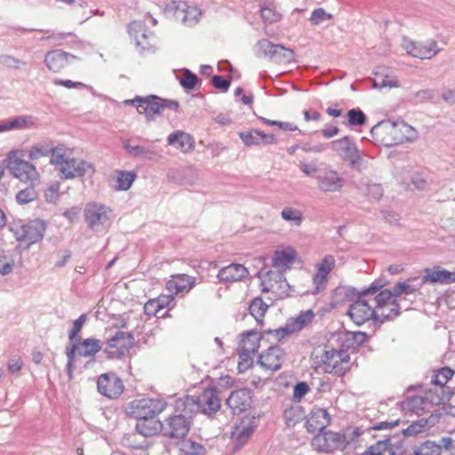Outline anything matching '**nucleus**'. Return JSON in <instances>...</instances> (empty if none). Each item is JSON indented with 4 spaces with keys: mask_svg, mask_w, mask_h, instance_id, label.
Wrapping results in <instances>:
<instances>
[{
    "mask_svg": "<svg viewBox=\"0 0 455 455\" xmlns=\"http://www.w3.org/2000/svg\"><path fill=\"white\" fill-rule=\"evenodd\" d=\"M425 279L431 283L450 284L455 283V272L435 267L433 269L427 268Z\"/></svg>",
    "mask_w": 455,
    "mask_h": 455,
    "instance_id": "f704fd0d",
    "label": "nucleus"
},
{
    "mask_svg": "<svg viewBox=\"0 0 455 455\" xmlns=\"http://www.w3.org/2000/svg\"><path fill=\"white\" fill-rule=\"evenodd\" d=\"M400 84L398 80L388 69H385L384 72L376 73V78L374 79V87L398 88Z\"/></svg>",
    "mask_w": 455,
    "mask_h": 455,
    "instance_id": "79ce46f5",
    "label": "nucleus"
},
{
    "mask_svg": "<svg viewBox=\"0 0 455 455\" xmlns=\"http://www.w3.org/2000/svg\"><path fill=\"white\" fill-rule=\"evenodd\" d=\"M332 19V15L331 13L326 12V11L320 7L317 9H315L311 16L309 18V21L312 25H319L324 20Z\"/></svg>",
    "mask_w": 455,
    "mask_h": 455,
    "instance_id": "0e129e2a",
    "label": "nucleus"
},
{
    "mask_svg": "<svg viewBox=\"0 0 455 455\" xmlns=\"http://www.w3.org/2000/svg\"><path fill=\"white\" fill-rule=\"evenodd\" d=\"M175 409H177L175 407ZM178 412V410H176ZM179 414L170 416L163 427L164 435L172 439H183L189 432L191 419L194 414H188L179 411Z\"/></svg>",
    "mask_w": 455,
    "mask_h": 455,
    "instance_id": "2eb2a0df",
    "label": "nucleus"
},
{
    "mask_svg": "<svg viewBox=\"0 0 455 455\" xmlns=\"http://www.w3.org/2000/svg\"><path fill=\"white\" fill-rule=\"evenodd\" d=\"M262 286L264 292H272L279 298H284L289 295V283L281 272H267L262 279Z\"/></svg>",
    "mask_w": 455,
    "mask_h": 455,
    "instance_id": "412c9836",
    "label": "nucleus"
},
{
    "mask_svg": "<svg viewBox=\"0 0 455 455\" xmlns=\"http://www.w3.org/2000/svg\"><path fill=\"white\" fill-rule=\"evenodd\" d=\"M382 287L383 284L373 282L368 288L361 291L350 304L347 315L356 325H362L371 319L382 323L400 315L401 307L395 300L390 303L391 308L388 314L375 311V308L380 309L386 305V303L379 305V292L378 291Z\"/></svg>",
    "mask_w": 455,
    "mask_h": 455,
    "instance_id": "f257e3e1",
    "label": "nucleus"
},
{
    "mask_svg": "<svg viewBox=\"0 0 455 455\" xmlns=\"http://www.w3.org/2000/svg\"><path fill=\"white\" fill-rule=\"evenodd\" d=\"M23 151H12L7 156L6 167L10 173L21 182L36 185L39 182V173L34 164L22 158Z\"/></svg>",
    "mask_w": 455,
    "mask_h": 455,
    "instance_id": "6e6552de",
    "label": "nucleus"
},
{
    "mask_svg": "<svg viewBox=\"0 0 455 455\" xmlns=\"http://www.w3.org/2000/svg\"><path fill=\"white\" fill-rule=\"evenodd\" d=\"M95 172L92 164L78 158H68L60 168L61 177L74 179L76 177L92 176Z\"/></svg>",
    "mask_w": 455,
    "mask_h": 455,
    "instance_id": "6ab92c4d",
    "label": "nucleus"
},
{
    "mask_svg": "<svg viewBox=\"0 0 455 455\" xmlns=\"http://www.w3.org/2000/svg\"><path fill=\"white\" fill-rule=\"evenodd\" d=\"M195 278L185 275H173L171 280L166 283L169 291L178 294L181 292H188L195 286Z\"/></svg>",
    "mask_w": 455,
    "mask_h": 455,
    "instance_id": "7c9ffc66",
    "label": "nucleus"
},
{
    "mask_svg": "<svg viewBox=\"0 0 455 455\" xmlns=\"http://www.w3.org/2000/svg\"><path fill=\"white\" fill-rule=\"evenodd\" d=\"M267 308V304L259 297L253 299L249 305L250 314L254 317L258 323H262L263 317L265 316Z\"/></svg>",
    "mask_w": 455,
    "mask_h": 455,
    "instance_id": "37998d69",
    "label": "nucleus"
},
{
    "mask_svg": "<svg viewBox=\"0 0 455 455\" xmlns=\"http://www.w3.org/2000/svg\"><path fill=\"white\" fill-rule=\"evenodd\" d=\"M53 84L56 86H64L68 89L76 88V89H87L89 91H92V86L87 85L82 82H73L69 79L55 78V79H53Z\"/></svg>",
    "mask_w": 455,
    "mask_h": 455,
    "instance_id": "e2e57ef3",
    "label": "nucleus"
},
{
    "mask_svg": "<svg viewBox=\"0 0 455 455\" xmlns=\"http://www.w3.org/2000/svg\"><path fill=\"white\" fill-rule=\"evenodd\" d=\"M178 411L188 414L201 412L212 416L220 409V398L216 387L204 389L199 395H186L176 401Z\"/></svg>",
    "mask_w": 455,
    "mask_h": 455,
    "instance_id": "7ed1b4c3",
    "label": "nucleus"
},
{
    "mask_svg": "<svg viewBox=\"0 0 455 455\" xmlns=\"http://www.w3.org/2000/svg\"><path fill=\"white\" fill-rule=\"evenodd\" d=\"M252 401L251 391L249 388H241L233 391L227 399L228 406L234 414L241 413L251 407Z\"/></svg>",
    "mask_w": 455,
    "mask_h": 455,
    "instance_id": "393cba45",
    "label": "nucleus"
},
{
    "mask_svg": "<svg viewBox=\"0 0 455 455\" xmlns=\"http://www.w3.org/2000/svg\"><path fill=\"white\" fill-rule=\"evenodd\" d=\"M373 140L387 147L412 141L417 138V132L403 120L391 121L389 119L379 122L371 129Z\"/></svg>",
    "mask_w": 455,
    "mask_h": 455,
    "instance_id": "f03ea898",
    "label": "nucleus"
},
{
    "mask_svg": "<svg viewBox=\"0 0 455 455\" xmlns=\"http://www.w3.org/2000/svg\"><path fill=\"white\" fill-rule=\"evenodd\" d=\"M52 151V146L44 143H37L33 145L28 153V157L32 160H37L41 157H44L50 155Z\"/></svg>",
    "mask_w": 455,
    "mask_h": 455,
    "instance_id": "09e8293b",
    "label": "nucleus"
},
{
    "mask_svg": "<svg viewBox=\"0 0 455 455\" xmlns=\"http://www.w3.org/2000/svg\"><path fill=\"white\" fill-rule=\"evenodd\" d=\"M84 221L94 233L107 231L114 220L113 210L103 204L90 202L84 209Z\"/></svg>",
    "mask_w": 455,
    "mask_h": 455,
    "instance_id": "0eeeda50",
    "label": "nucleus"
},
{
    "mask_svg": "<svg viewBox=\"0 0 455 455\" xmlns=\"http://www.w3.org/2000/svg\"><path fill=\"white\" fill-rule=\"evenodd\" d=\"M134 338L131 332L117 331L107 342L105 352L108 358H121L127 355L132 347Z\"/></svg>",
    "mask_w": 455,
    "mask_h": 455,
    "instance_id": "dca6fc26",
    "label": "nucleus"
},
{
    "mask_svg": "<svg viewBox=\"0 0 455 455\" xmlns=\"http://www.w3.org/2000/svg\"><path fill=\"white\" fill-rule=\"evenodd\" d=\"M283 356L284 352L281 347L271 346L259 355L258 362L263 369L275 371L281 369Z\"/></svg>",
    "mask_w": 455,
    "mask_h": 455,
    "instance_id": "b1692460",
    "label": "nucleus"
},
{
    "mask_svg": "<svg viewBox=\"0 0 455 455\" xmlns=\"http://www.w3.org/2000/svg\"><path fill=\"white\" fill-rule=\"evenodd\" d=\"M78 355L82 357H94L100 351L102 344L100 339L87 338L77 342Z\"/></svg>",
    "mask_w": 455,
    "mask_h": 455,
    "instance_id": "ea45409f",
    "label": "nucleus"
},
{
    "mask_svg": "<svg viewBox=\"0 0 455 455\" xmlns=\"http://www.w3.org/2000/svg\"><path fill=\"white\" fill-rule=\"evenodd\" d=\"M167 141L169 145L174 146L184 153L192 151L195 147V140L192 136L181 131L171 133L167 138Z\"/></svg>",
    "mask_w": 455,
    "mask_h": 455,
    "instance_id": "72a5a7b5",
    "label": "nucleus"
},
{
    "mask_svg": "<svg viewBox=\"0 0 455 455\" xmlns=\"http://www.w3.org/2000/svg\"><path fill=\"white\" fill-rule=\"evenodd\" d=\"M363 433L364 431L359 427H347L343 432L339 433L342 451L356 449L360 446Z\"/></svg>",
    "mask_w": 455,
    "mask_h": 455,
    "instance_id": "2f4dec72",
    "label": "nucleus"
},
{
    "mask_svg": "<svg viewBox=\"0 0 455 455\" xmlns=\"http://www.w3.org/2000/svg\"><path fill=\"white\" fill-rule=\"evenodd\" d=\"M330 416L326 410L315 408L307 416L306 427L309 433H323L330 424Z\"/></svg>",
    "mask_w": 455,
    "mask_h": 455,
    "instance_id": "a878e982",
    "label": "nucleus"
},
{
    "mask_svg": "<svg viewBox=\"0 0 455 455\" xmlns=\"http://www.w3.org/2000/svg\"><path fill=\"white\" fill-rule=\"evenodd\" d=\"M162 398H141L129 403V415L134 419L156 418L166 407Z\"/></svg>",
    "mask_w": 455,
    "mask_h": 455,
    "instance_id": "9b49d317",
    "label": "nucleus"
},
{
    "mask_svg": "<svg viewBox=\"0 0 455 455\" xmlns=\"http://www.w3.org/2000/svg\"><path fill=\"white\" fill-rule=\"evenodd\" d=\"M35 185H30L20 190L16 195V200L20 204H28L34 200H36L37 194L34 188Z\"/></svg>",
    "mask_w": 455,
    "mask_h": 455,
    "instance_id": "6e6d98bb",
    "label": "nucleus"
},
{
    "mask_svg": "<svg viewBox=\"0 0 455 455\" xmlns=\"http://www.w3.org/2000/svg\"><path fill=\"white\" fill-rule=\"evenodd\" d=\"M315 317V313L312 309L301 311L296 317L289 318L287 323L288 331L298 332L310 323Z\"/></svg>",
    "mask_w": 455,
    "mask_h": 455,
    "instance_id": "58836bf2",
    "label": "nucleus"
},
{
    "mask_svg": "<svg viewBox=\"0 0 455 455\" xmlns=\"http://www.w3.org/2000/svg\"><path fill=\"white\" fill-rule=\"evenodd\" d=\"M315 180L317 189L324 194L339 193L346 184L343 175L331 166L321 169Z\"/></svg>",
    "mask_w": 455,
    "mask_h": 455,
    "instance_id": "ddd939ff",
    "label": "nucleus"
},
{
    "mask_svg": "<svg viewBox=\"0 0 455 455\" xmlns=\"http://www.w3.org/2000/svg\"><path fill=\"white\" fill-rule=\"evenodd\" d=\"M123 147L126 153L132 157L149 161H157L161 157V151H157L154 148H147L140 145L132 146L129 140H124Z\"/></svg>",
    "mask_w": 455,
    "mask_h": 455,
    "instance_id": "c756f323",
    "label": "nucleus"
},
{
    "mask_svg": "<svg viewBox=\"0 0 455 455\" xmlns=\"http://www.w3.org/2000/svg\"><path fill=\"white\" fill-rule=\"evenodd\" d=\"M128 33L140 52L149 50L153 46L154 34L147 28L144 21H132L128 25Z\"/></svg>",
    "mask_w": 455,
    "mask_h": 455,
    "instance_id": "a211bd4d",
    "label": "nucleus"
},
{
    "mask_svg": "<svg viewBox=\"0 0 455 455\" xmlns=\"http://www.w3.org/2000/svg\"><path fill=\"white\" fill-rule=\"evenodd\" d=\"M359 292L354 287L343 285L336 287L330 297V307L338 308L346 303L353 302Z\"/></svg>",
    "mask_w": 455,
    "mask_h": 455,
    "instance_id": "cd10ccee",
    "label": "nucleus"
},
{
    "mask_svg": "<svg viewBox=\"0 0 455 455\" xmlns=\"http://www.w3.org/2000/svg\"><path fill=\"white\" fill-rule=\"evenodd\" d=\"M98 391L104 396L115 399L124 391L122 380L113 372L101 374L97 381Z\"/></svg>",
    "mask_w": 455,
    "mask_h": 455,
    "instance_id": "4be33fe9",
    "label": "nucleus"
},
{
    "mask_svg": "<svg viewBox=\"0 0 455 455\" xmlns=\"http://www.w3.org/2000/svg\"><path fill=\"white\" fill-rule=\"evenodd\" d=\"M164 299L165 298L148 300L144 306L145 313L148 315H156L164 307Z\"/></svg>",
    "mask_w": 455,
    "mask_h": 455,
    "instance_id": "680f3d73",
    "label": "nucleus"
},
{
    "mask_svg": "<svg viewBox=\"0 0 455 455\" xmlns=\"http://www.w3.org/2000/svg\"><path fill=\"white\" fill-rule=\"evenodd\" d=\"M180 455H204V447L194 441L185 440L180 443L179 449Z\"/></svg>",
    "mask_w": 455,
    "mask_h": 455,
    "instance_id": "c03bdc74",
    "label": "nucleus"
},
{
    "mask_svg": "<svg viewBox=\"0 0 455 455\" xmlns=\"http://www.w3.org/2000/svg\"><path fill=\"white\" fill-rule=\"evenodd\" d=\"M87 320V315L85 314H82L76 320L73 322V325L71 330L68 332V339L70 341H79L78 334L81 331L84 324Z\"/></svg>",
    "mask_w": 455,
    "mask_h": 455,
    "instance_id": "bf43d9fd",
    "label": "nucleus"
},
{
    "mask_svg": "<svg viewBox=\"0 0 455 455\" xmlns=\"http://www.w3.org/2000/svg\"><path fill=\"white\" fill-rule=\"evenodd\" d=\"M164 12L187 27L196 25L202 14L197 6L189 5L186 2L180 1H172L165 6Z\"/></svg>",
    "mask_w": 455,
    "mask_h": 455,
    "instance_id": "f8f14e48",
    "label": "nucleus"
},
{
    "mask_svg": "<svg viewBox=\"0 0 455 455\" xmlns=\"http://www.w3.org/2000/svg\"><path fill=\"white\" fill-rule=\"evenodd\" d=\"M297 256L296 251L291 247L275 251L272 261L273 266L279 270L290 268Z\"/></svg>",
    "mask_w": 455,
    "mask_h": 455,
    "instance_id": "c9c22d12",
    "label": "nucleus"
},
{
    "mask_svg": "<svg viewBox=\"0 0 455 455\" xmlns=\"http://www.w3.org/2000/svg\"><path fill=\"white\" fill-rule=\"evenodd\" d=\"M341 444L339 432L323 431L312 440V446L315 451L326 453L342 451Z\"/></svg>",
    "mask_w": 455,
    "mask_h": 455,
    "instance_id": "5701e85b",
    "label": "nucleus"
},
{
    "mask_svg": "<svg viewBox=\"0 0 455 455\" xmlns=\"http://www.w3.org/2000/svg\"><path fill=\"white\" fill-rule=\"evenodd\" d=\"M45 229L46 223L39 219L28 222L19 220L9 224V230L13 234L16 240L26 243L27 246L40 242L44 236Z\"/></svg>",
    "mask_w": 455,
    "mask_h": 455,
    "instance_id": "423d86ee",
    "label": "nucleus"
},
{
    "mask_svg": "<svg viewBox=\"0 0 455 455\" xmlns=\"http://www.w3.org/2000/svg\"><path fill=\"white\" fill-rule=\"evenodd\" d=\"M248 269L242 264L232 263L222 267L218 273L221 283L238 282L248 275Z\"/></svg>",
    "mask_w": 455,
    "mask_h": 455,
    "instance_id": "c85d7f7f",
    "label": "nucleus"
},
{
    "mask_svg": "<svg viewBox=\"0 0 455 455\" xmlns=\"http://www.w3.org/2000/svg\"><path fill=\"white\" fill-rule=\"evenodd\" d=\"M136 174L132 172L120 171L116 175V187L117 190L125 191L128 190L133 181L135 180Z\"/></svg>",
    "mask_w": 455,
    "mask_h": 455,
    "instance_id": "a18cd8bd",
    "label": "nucleus"
},
{
    "mask_svg": "<svg viewBox=\"0 0 455 455\" xmlns=\"http://www.w3.org/2000/svg\"><path fill=\"white\" fill-rule=\"evenodd\" d=\"M415 293L409 283L404 280L403 282H398L395 284V286L392 288V290H383L379 291V304L381 303H387L392 299H397L398 297H400L403 294L410 295Z\"/></svg>",
    "mask_w": 455,
    "mask_h": 455,
    "instance_id": "473e14b6",
    "label": "nucleus"
},
{
    "mask_svg": "<svg viewBox=\"0 0 455 455\" xmlns=\"http://www.w3.org/2000/svg\"><path fill=\"white\" fill-rule=\"evenodd\" d=\"M402 46L409 55L420 60H430L441 52V48L438 47L437 42L434 39L426 42H416L404 36L403 37Z\"/></svg>",
    "mask_w": 455,
    "mask_h": 455,
    "instance_id": "4468645a",
    "label": "nucleus"
},
{
    "mask_svg": "<svg viewBox=\"0 0 455 455\" xmlns=\"http://www.w3.org/2000/svg\"><path fill=\"white\" fill-rule=\"evenodd\" d=\"M275 44L271 43L267 39L259 40L255 46V54L258 57H265L270 59L272 50Z\"/></svg>",
    "mask_w": 455,
    "mask_h": 455,
    "instance_id": "13d9d810",
    "label": "nucleus"
},
{
    "mask_svg": "<svg viewBox=\"0 0 455 455\" xmlns=\"http://www.w3.org/2000/svg\"><path fill=\"white\" fill-rule=\"evenodd\" d=\"M124 103L136 106L138 112L144 114L148 121L155 120L156 116L161 115L166 108L174 111L179 108L178 101L163 99L156 95L137 96L132 100H125Z\"/></svg>",
    "mask_w": 455,
    "mask_h": 455,
    "instance_id": "39448f33",
    "label": "nucleus"
},
{
    "mask_svg": "<svg viewBox=\"0 0 455 455\" xmlns=\"http://www.w3.org/2000/svg\"><path fill=\"white\" fill-rule=\"evenodd\" d=\"M387 450H391V442L389 438H385L370 446L362 455H384Z\"/></svg>",
    "mask_w": 455,
    "mask_h": 455,
    "instance_id": "603ef678",
    "label": "nucleus"
},
{
    "mask_svg": "<svg viewBox=\"0 0 455 455\" xmlns=\"http://www.w3.org/2000/svg\"><path fill=\"white\" fill-rule=\"evenodd\" d=\"M281 217L286 221H291L296 226H299L303 220L302 212L292 207H285L281 212Z\"/></svg>",
    "mask_w": 455,
    "mask_h": 455,
    "instance_id": "864d4df0",
    "label": "nucleus"
},
{
    "mask_svg": "<svg viewBox=\"0 0 455 455\" xmlns=\"http://www.w3.org/2000/svg\"><path fill=\"white\" fill-rule=\"evenodd\" d=\"M136 431L142 436L148 437L163 429L162 422L156 418L136 419Z\"/></svg>",
    "mask_w": 455,
    "mask_h": 455,
    "instance_id": "4c0bfd02",
    "label": "nucleus"
},
{
    "mask_svg": "<svg viewBox=\"0 0 455 455\" xmlns=\"http://www.w3.org/2000/svg\"><path fill=\"white\" fill-rule=\"evenodd\" d=\"M28 124V120L24 116L17 117L10 122L0 125V132L12 129L24 128Z\"/></svg>",
    "mask_w": 455,
    "mask_h": 455,
    "instance_id": "774afa93",
    "label": "nucleus"
},
{
    "mask_svg": "<svg viewBox=\"0 0 455 455\" xmlns=\"http://www.w3.org/2000/svg\"><path fill=\"white\" fill-rule=\"evenodd\" d=\"M350 356L347 351L315 348L311 354L312 366L324 373L344 375L348 370Z\"/></svg>",
    "mask_w": 455,
    "mask_h": 455,
    "instance_id": "20e7f679",
    "label": "nucleus"
},
{
    "mask_svg": "<svg viewBox=\"0 0 455 455\" xmlns=\"http://www.w3.org/2000/svg\"><path fill=\"white\" fill-rule=\"evenodd\" d=\"M256 427L253 419H245L233 427L231 438L236 442V449H240L249 440Z\"/></svg>",
    "mask_w": 455,
    "mask_h": 455,
    "instance_id": "bb28decb",
    "label": "nucleus"
},
{
    "mask_svg": "<svg viewBox=\"0 0 455 455\" xmlns=\"http://www.w3.org/2000/svg\"><path fill=\"white\" fill-rule=\"evenodd\" d=\"M454 371L449 367H443L435 371L432 378L431 383L443 387L445 384L452 378Z\"/></svg>",
    "mask_w": 455,
    "mask_h": 455,
    "instance_id": "49530a36",
    "label": "nucleus"
},
{
    "mask_svg": "<svg viewBox=\"0 0 455 455\" xmlns=\"http://www.w3.org/2000/svg\"><path fill=\"white\" fill-rule=\"evenodd\" d=\"M331 148L344 161L349 162L352 169L362 172L367 167V161L358 149L354 140L349 136L331 142Z\"/></svg>",
    "mask_w": 455,
    "mask_h": 455,
    "instance_id": "1a4fd4ad",
    "label": "nucleus"
},
{
    "mask_svg": "<svg viewBox=\"0 0 455 455\" xmlns=\"http://www.w3.org/2000/svg\"><path fill=\"white\" fill-rule=\"evenodd\" d=\"M442 446L433 441L423 443L415 451V455H440Z\"/></svg>",
    "mask_w": 455,
    "mask_h": 455,
    "instance_id": "8fccbe9b",
    "label": "nucleus"
},
{
    "mask_svg": "<svg viewBox=\"0 0 455 455\" xmlns=\"http://www.w3.org/2000/svg\"><path fill=\"white\" fill-rule=\"evenodd\" d=\"M0 63L7 68L15 70L21 69L28 64L27 61L20 60L10 54H2L0 56Z\"/></svg>",
    "mask_w": 455,
    "mask_h": 455,
    "instance_id": "3c124183",
    "label": "nucleus"
},
{
    "mask_svg": "<svg viewBox=\"0 0 455 455\" xmlns=\"http://www.w3.org/2000/svg\"><path fill=\"white\" fill-rule=\"evenodd\" d=\"M269 60L275 63H290L294 60V52L282 44H275Z\"/></svg>",
    "mask_w": 455,
    "mask_h": 455,
    "instance_id": "a19ab883",
    "label": "nucleus"
},
{
    "mask_svg": "<svg viewBox=\"0 0 455 455\" xmlns=\"http://www.w3.org/2000/svg\"><path fill=\"white\" fill-rule=\"evenodd\" d=\"M259 12L264 23L278 22L282 19V13L276 10L274 0H258Z\"/></svg>",
    "mask_w": 455,
    "mask_h": 455,
    "instance_id": "e433bc0d",
    "label": "nucleus"
},
{
    "mask_svg": "<svg viewBox=\"0 0 455 455\" xmlns=\"http://www.w3.org/2000/svg\"><path fill=\"white\" fill-rule=\"evenodd\" d=\"M302 418L303 412L301 408L299 406H291L285 409L283 411V419L288 427H293L296 423L300 421Z\"/></svg>",
    "mask_w": 455,
    "mask_h": 455,
    "instance_id": "de8ad7c7",
    "label": "nucleus"
},
{
    "mask_svg": "<svg viewBox=\"0 0 455 455\" xmlns=\"http://www.w3.org/2000/svg\"><path fill=\"white\" fill-rule=\"evenodd\" d=\"M72 345L66 349L67 355V371L69 378L72 377L73 363L75 361L76 353L78 355L77 341H71Z\"/></svg>",
    "mask_w": 455,
    "mask_h": 455,
    "instance_id": "69168bd1",
    "label": "nucleus"
},
{
    "mask_svg": "<svg viewBox=\"0 0 455 455\" xmlns=\"http://www.w3.org/2000/svg\"><path fill=\"white\" fill-rule=\"evenodd\" d=\"M239 137L247 147L259 146L260 145V131L251 130L242 132L239 133Z\"/></svg>",
    "mask_w": 455,
    "mask_h": 455,
    "instance_id": "5fc2aeb1",
    "label": "nucleus"
},
{
    "mask_svg": "<svg viewBox=\"0 0 455 455\" xmlns=\"http://www.w3.org/2000/svg\"><path fill=\"white\" fill-rule=\"evenodd\" d=\"M261 339V333L254 330H250L241 334L238 362V368L240 370L248 369L252 365L253 358L259 347Z\"/></svg>",
    "mask_w": 455,
    "mask_h": 455,
    "instance_id": "9d476101",
    "label": "nucleus"
},
{
    "mask_svg": "<svg viewBox=\"0 0 455 455\" xmlns=\"http://www.w3.org/2000/svg\"><path fill=\"white\" fill-rule=\"evenodd\" d=\"M78 60L76 55L60 49H54L45 53L44 62L50 71L59 73L68 65Z\"/></svg>",
    "mask_w": 455,
    "mask_h": 455,
    "instance_id": "aec40b11",
    "label": "nucleus"
},
{
    "mask_svg": "<svg viewBox=\"0 0 455 455\" xmlns=\"http://www.w3.org/2000/svg\"><path fill=\"white\" fill-rule=\"evenodd\" d=\"M348 124L350 126L363 125L366 122V116L359 108H352L347 112Z\"/></svg>",
    "mask_w": 455,
    "mask_h": 455,
    "instance_id": "052dcab7",
    "label": "nucleus"
},
{
    "mask_svg": "<svg viewBox=\"0 0 455 455\" xmlns=\"http://www.w3.org/2000/svg\"><path fill=\"white\" fill-rule=\"evenodd\" d=\"M180 85L185 90H194L196 84L198 83V78L196 74L190 71L188 68L183 69V74L181 78L180 79Z\"/></svg>",
    "mask_w": 455,
    "mask_h": 455,
    "instance_id": "4d7b16f0",
    "label": "nucleus"
},
{
    "mask_svg": "<svg viewBox=\"0 0 455 455\" xmlns=\"http://www.w3.org/2000/svg\"><path fill=\"white\" fill-rule=\"evenodd\" d=\"M336 264L334 256L325 255L315 266L316 272L313 275L312 280L314 288L312 294L316 295L326 288L328 275L332 271Z\"/></svg>",
    "mask_w": 455,
    "mask_h": 455,
    "instance_id": "f3484780",
    "label": "nucleus"
},
{
    "mask_svg": "<svg viewBox=\"0 0 455 455\" xmlns=\"http://www.w3.org/2000/svg\"><path fill=\"white\" fill-rule=\"evenodd\" d=\"M51 159L50 163L52 165L58 166L59 169L64 165L68 157L65 156V154L62 152L61 148L52 147V151L50 152Z\"/></svg>",
    "mask_w": 455,
    "mask_h": 455,
    "instance_id": "338daca9",
    "label": "nucleus"
}]
</instances>
